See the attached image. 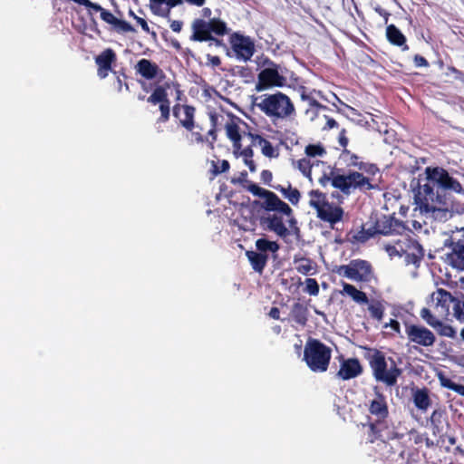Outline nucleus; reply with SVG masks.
<instances>
[{"label": "nucleus", "mask_w": 464, "mask_h": 464, "mask_svg": "<svg viewBox=\"0 0 464 464\" xmlns=\"http://www.w3.org/2000/svg\"><path fill=\"white\" fill-rule=\"evenodd\" d=\"M414 201L425 212L447 211L453 206L451 196L463 195L461 183L442 167L429 166L423 175L412 179Z\"/></svg>", "instance_id": "1"}, {"label": "nucleus", "mask_w": 464, "mask_h": 464, "mask_svg": "<svg viewBox=\"0 0 464 464\" xmlns=\"http://www.w3.org/2000/svg\"><path fill=\"white\" fill-rule=\"evenodd\" d=\"M189 40L208 43L209 46L223 48L230 57L248 62L256 52L254 40L239 32H231L227 24L218 17L208 20L196 18L191 23Z\"/></svg>", "instance_id": "2"}, {"label": "nucleus", "mask_w": 464, "mask_h": 464, "mask_svg": "<svg viewBox=\"0 0 464 464\" xmlns=\"http://www.w3.org/2000/svg\"><path fill=\"white\" fill-rule=\"evenodd\" d=\"M339 159L350 171L347 174H340V169H334L331 171L330 178L324 175L320 179L322 185H325V181L331 180L334 188L346 195L356 189L366 191L375 188L371 179L362 174V172H366L374 175L378 171L375 164L362 161L361 157L350 150H343Z\"/></svg>", "instance_id": "3"}, {"label": "nucleus", "mask_w": 464, "mask_h": 464, "mask_svg": "<svg viewBox=\"0 0 464 464\" xmlns=\"http://www.w3.org/2000/svg\"><path fill=\"white\" fill-rule=\"evenodd\" d=\"M364 358L368 361L374 379L388 387L395 386L398 378L403 372L396 361L392 357H387L385 353L379 349L364 347Z\"/></svg>", "instance_id": "4"}, {"label": "nucleus", "mask_w": 464, "mask_h": 464, "mask_svg": "<svg viewBox=\"0 0 464 464\" xmlns=\"http://www.w3.org/2000/svg\"><path fill=\"white\" fill-rule=\"evenodd\" d=\"M255 105L273 122L291 119L296 114L295 104L290 97L280 91L257 96L255 99Z\"/></svg>", "instance_id": "5"}, {"label": "nucleus", "mask_w": 464, "mask_h": 464, "mask_svg": "<svg viewBox=\"0 0 464 464\" xmlns=\"http://www.w3.org/2000/svg\"><path fill=\"white\" fill-rule=\"evenodd\" d=\"M225 130L227 139L232 142L233 153H237L245 147L253 150V147L261 146L262 140H266L246 122L236 116H232L225 123Z\"/></svg>", "instance_id": "6"}, {"label": "nucleus", "mask_w": 464, "mask_h": 464, "mask_svg": "<svg viewBox=\"0 0 464 464\" xmlns=\"http://www.w3.org/2000/svg\"><path fill=\"white\" fill-rule=\"evenodd\" d=\"M332 350L317 339L309 338L304 350V361L312 372H324L329 367Z\"/></svg>", "instance_id": "7"}, {"label": "nucleus", "mask_w": 464, "mask_h": 464, "mask_svg": "<svg viewBox=\"0 0 464 464\" xmlns=\"http://www.w3.org/2000/svg\"><path fill=\"white\" fill-rule=\"evenodd\" d=\"M309 205L316 210L317 218L330 224L331 227L342 221L344 211L343 208L338 205H334L328 202L327 196L325 193L313 189L309 192Z\"/></svg>", "instance_id": "8"}, {"label": "nucleus", "mask_w": 464, "mask_h": 464, "mask_svg": "<svg viewBox=\"0 0 464 464\" xmlns=\"http://www.w3.org/2000/svg\"><path fill=\"white\" fill-rule=\"evenodd\" d=\"M370 429L372 432V437L370 440L371 442L379 440L377 442V450L379 451L381 459L387 464H402L405 459V450L401 442L398 440H394L396 436L394 435L392 437V443L387 442L383 440L382 435L377 430V427L374 423L370 424Z\"/></svg>", "instance_id": "9"}, {"label": "nucleus", "mask_w": 464, "mask_h": 464, "mask_svg": "<svg viewBox=\"0 0 464 464\" xmlns=\"http://www.w3.org/2000/svg\"><path fill=\"white\" fill-rule=\"evenodd\" d=\"M247 190L254 196L262 198L264 201L261 207L267 212H278L285 216L292 215L291 207L283 201L276 193L273 191L265 189L255 183H250L247 186Z\"/></svg>", "instance_id": "10"}, {"label": "nucleus", "mask_w": 464, "mask_h": 464, "mask_svg": "<svg viewBox=\"0 0 464 464\" xmlns=\"http://www.w3.org/2000/svg\"><path fill=\"white\" fill-rule=\"evenodd\" d=\"M404 327L408 342L412 343L416 351H420L421 347L429 348L435 345L436 335L426 326L405 322Z\"/></svg>", "instance_id": "11"}, {"label": "nucleus", "mask_w": 464, "mask_h": 464, "mask_svg": "<svg viewBox=\"0 0 464 464\" xmlns=\"http://www.w3.org/2000/svg\"><path fill=\"white\" fill-rule=\"evenodd\" d=\"M340 276L357 282H369L372 276L371 264L366 260H353L349 265H343L336 268Z\"/></svg>", "instance_id": "12"}, {"label": "nucleus", "mask_w": 464, "mask_h": 464, "mask_svg": "<svg viewBox=\"0 0 464 464\" xmlns=\"http://www.w3.org/2000/svg\"><path fill=\"white\" fill-rule=\"evenodd\" d=\"M147 102L153 105L159 104L160 115L156 121L157 125L169 121L170 117V101L166 87L162 85L156 86L152 93L147 98Z\"/></svg>", "instance_id": "13"}, {"label": "nucleus", "mask_w": 464, "mask_h": 464, "mask_svg": "<svg viewBox=\"0 0 464 464\" xmlns=\"http://www.w3.org/2000/svg\"><path fill=\"white\" fill-rule=\"evenodd\" d=\"M401 240V254L405 257L407 264L419 266L424 257V249L421 245L414 238L406 235L400 238Z\"/></svg>", "instance_id": "14"}, {"label": "nucleus", "mask_w": 464, "mask_h": 464, "mask_svg": "<svg viewBox=\"0 0 464 464\" xmlns=\"http://www.w3.org/2000/svg\"><path fill=\"white\" fill-rule=\"evenodd\" d=\"M445 246L450 249L446 254L445 262L457 270H464V237L456 238L451 236L446 240Z\"/></svg>", "instance_id": "15"}, {"label": "nucleus", "mask_w": 464, "mask_h": 464, "mask_svg": "<svg viewBox=\"0 0 464 464\" xmlns=\"http://www.w3.org/2000/svg\"><path fill=\"white\" fill-rule=\"evenodd\" d=\"M372 226L373 229L376 230L377 235L383 236H402L407 230H409L402 221L386 215H382L380 218H377Z\"/></svg>", "instance_id": "16"}, {"label": "nucleus", "mask_w": 464, "mask_h": 464, "mask_svg": "<svg viewBox=\"0 0 464 464\" xmlns=\"http://www.w3.org/2000/svg\"><path fill=\"white\" fill-rule=\"evenodd\" d=\"M286 79L281 75L276 66L265 68L257 75V82L255 89L256 92H263L272 87H283Z\"/></svg>", "instance_id": "17"}, {"label": "nucleus", "mask_w": 464, "mask_h": 464, "mask_svg": "<svg viewBox=\"0 0 464 464\" xmlns=\"http://www.w3.org/2000/svg\"><path fill=\"white\" fill-rule=\"evenodd\" d=\"M433 308L438 316L447 318L450 314V305L454 296L443 288H438L430 295Z\"/></svg>", "instance_id": "18"}, {"label": "nucleus", "mask_w": 464, "mask_h": 464, "mask_svg": "<svg viewBox=\"0 0 464 464\" xmlns=\"http://www.w3.org/2000/svg\"><path fill=\"white\" fill-rule=\"evenodd\" d=\"M195 107L188 104L176 103L172 107L173 116L179 120V124L188 131H192L198 127L195 123Z\"/></svg>", "instance_id": "19"}, {"label": "nucleus", "mask_w": 464, "mask_h": 464, "mask_svg": "<svg viewBox=\"0 0 464 464\" xmlns=\"http://www.w3.org/2000/svg\"><path fill=\"white\" fill-rule=\"evenodd\" d=\"M283 216V214L278 212L267 214L261 218L260 224L265 229L274 232L282 238H285L290 235V231L284 223Z\"/></svg>", "instance_id": "20"}, {"label": "nucleus", "mask_w": 464, "mask_h": 464, "mask_svg": "<svg viewBox=\"0 0 464 464\" xmlns=\"http://www.w3.org/2000/svg\"><path fill=\"white\" fill-rule=\"evenodd\" d=\"M117 56L111 48L103 50L95 57L97 65V75L100 79H105L112 71V64L116 62Z\"/></svg>", "instance_id": "21"}, {"label": "nucleus", "mask_w": 464, "mask_h": 464, "mask_svg": "<svg viewBox=\"0 0 464 464\" xmlns=\"http://www.w3.org/2000/svg\"><path fill=\"white\" fill-rule=\"evenodd\" d=\"M362 366L357 358L343 359L342 357L337 377L346 381L353 379L362 373Z\"/></svg>", "instance_id": "22"}, {"label": "nucleus", "mask_w": 464, "mask_h": 464, "mask_svg": "<svg viewBox=\"0 0 464 464\" xmlns=\"http://www.w3.org/2000/svg\"><path fill=\"white\" fill-rule=\"evenodd\" d=\"M135 69L136 72L146 80H153L155 78L161 80L165 77L163 71L157 63L145 58L138 61Z\"/></svg>", "instance_id": "23"}, {"label": "nucleus", "mask_w": 464, "mask_h": 464, "mask_svg": "<svg viewBox=\"0 0 464 464\" xmlns=\"http://www.w3.org/2000/svg\"><path fill=\"white\" fill-rule=\"evenodd\" d=\"M368 411L379 421L385 420L389 415L386 398L377 387H375V397L370 401Z\"/></svg>", "instance_id": "24"}, {"label": "nucleus", "mask_w": 464, "mask_h": 464, "mask_svg": "<svg viewBox=\"0 0 464 464\" xmlns=\"http://www.w3.org/2000/svg\"><path fill=\"white\" fill-rule=\"evenodd\" d=\"M76 4L85 6L90 16H92L94 13L99 12L101 19L105 23L113 25L116 22L117 17L97 3H92L91 0H78Z\"/></svg>", "instance_id": "25"}, {"label": "nucleus", "mask_w": 464, "mask_h": 464, "mask_svg": "<svg viewBox=\"0 0 464 464\" xmlns=\"http://www.w3.org/2000/svg\"><path fill=\"white\" fill-rule=\"evenodd\" d=\"M386 38L391 44L401 47L402 51L409 50L405 35L396 25L389 24L386 27Z\"/></svg>", "instance_id": "26"}, {"label": "nucleus", "mask_w": 464, "mask_h": 464, "mask_svg": "<svg viewBox=\"0 0 464 464\" xmlns=\"http://www.w3.org/2000/svg\"><path fill=\"white\" fill-rule=\"evenodd\" d=\"M246 256H247L252 268L257 272L262 273L267 264L268 261V255L258 253L256 251H246Z\"/></svg>", "instance_id": "27"}, {"label": "nucleus", "mask_w": 464, "mask_h": 464, "mask_svg": "<svg viewBox=\"0 0 464 464\" xmlns=\"http://www.w3.org/2000/svg\"><path fill=\"white\" fill-rule=\"evenodd\" d=\"M276 190L279 191L283 197L287 199L292 205L297 206L301 199V193L296 188H293L291 183L287 187L283 185L272 186Z\"/></svg>", "instance_id": "28"}, {"label": "nucleus", "mask_w": 464, "mask_h": 464, "mask_svg": "<svg viewBox=\"0 0 464 464\" xmlns=\"http://www.w3.org/2000/svg\"><path fill=\"white\" fill-rule=\"evenodd\" d=\"M294 264L295 265L296 271L302 275L307 276L314 275L315 273L316 265L308 257H298L295 256L294 258Z\"/></svg>", "instance_id": "29"}, {"label": "nucleus", "mask_w": 464, "mask_h": 464, "mask_svg": "<svg viewBox=\"0 0 464 464\" xmlns=\"http://www.w3.org/2000/svg\"><path fill=\"white\" fill-rule=\"evenodd\" d=\"M341 294L348 295L353 298L354 302L360 304L369 303L368 296L364 292L358 290L354 285L345 282H343V291L341 292Z\"/></svg>", "instance_id": "30"}, {"label": "nucleus", "mask_w": 464, "mask_h": 464, "mask_svg": "<svg viewBox=\"0 0 464 464\" xmlns=\"http://www.w3.org/2000/svg\"><path fill=\"white\" fill-rule=\"evenodd\" d=\"M291 315L293 320L299 325H306L308 321V309L303 304L298 302L295 303L292 307Z\"/></svg>", "instance_id": "31"}, {"label": "nucleus", "mask_w": 464, "mask_h": 464, "mask_svg": "<svg viewBox=\"0 0 464 464\" xmlns=\"http://www.w3.org/2000/svg\"><path fill=\"white\" fill-rule=\"evenodd\" d=\"M413 402L419 410L427 411L431 404L428 390L426 388L416 390L413 393Z\"/></svg>", "instance_id": "32"}, {"label": "nucleus", "mask_w": 464, "mask_h": 464, "mask_svg": "<svg viewBox=\"0 0 464 464\" xmlns=\"http://www.w3.org/2000/svg\"><path fill=\"white\" fill-rule=\"evenodd\" d=\"M256 247L258 253L266 254V252L276 253L279 250L280 246L277 242L270 241L266 238H258L256 241Z\"/></svg>", "instance_id": "33"}, {"label": "nucleus", "mask_w": 464, "mask_h": 464, "mask_svg": "<svg viewBox=\"0 0 464 464\" xmlns=\"http://www.w3.org/2000/svg\"><path fill=\"white\" fill-rule=\"evenodd\" d=\"M237 157H242L244 163L248 167L251 172H255L256 169L255 161L253 160L254 151L249 147H245L239 150L237 153H234Z\"/></svg>", "instance_id": "34"}, {"label": "nucleus", "mask_w": 464, "mask_h": 464, "mask_svg": "<svg viewBox=\"0 0 464 464\" xmlns=\"http://www.w3.org/2000/svg\"><path fill=\"white\" fill-rule=\"evenodd\" d=\"M433 329H435L436 332L440 336H445L452 339L457 337L456 330L451 325L443 323L441 319L439 320L438 324H436Z\"/></svg>", "instance_id": "35"}, {"label": "nucleus", "mask_w": 464, "mask_h": 464, "mask_svg": "<svg viewBox=\"0 0 464 464\" xmlns=\"http://www.w3.org/2000/svg\"><path fill=\"white\" fill-rule=\"evenodd\" d=\"M368 310L373 319L381 321L383 318L385 308L381 301H372L369 304Z\"/></svg>", "instance_id": "36"}, {"label": "nucleus", "mask_w": 464, "mask_h": 464, "mask_svg": "<svg viewBox=\"0 0 464 464\" xmlns=\"http://www.w3.org/2000/svg\"><path fill=\"white\" fill-rule=\"evenodd\" d=\"M376 235L377 233L376 230L373 229V226H371L368 228L362 227L361 230H359L356 235L353 236V238L357 242L364 243Z\"/></svg>", "instance_id": "37"}, {"label": "nucleus", "mask_w": 464, "mask_h": 464, "mask_svg": "<svg viewBox=\"0 0 464 464\" xmlns=\"http://www.w3.org/2000/svg\"><path fill=\"white\" fill-rule=\"evenodd\" d=\"M420 316L421 317V319L423 321L426 322V324L428 325H430L432 328L436 325V324H438L439 320L441 318V317L438 316V314L435 315L430 311V309H429L427 307H423V308L420 309Z\"/></svg>", "instance_id": "38"}, {"label": "nucleus", "mask_w": 464, "mask_h": 464, "mask_svg": "<svg viewBox=\"0 0 464 464\" xmlns=\"http://www.w3.org/2000/svg\"><path fill=\"white\" fill-rule=\"evenodd\" d=\"M304 152L308 158L322 157L326 154L325 149L320 143L307 145Z\"/></svg>", "instance_id": "39"}, {"label": "nucleus", "mask_w": 464, "mask_h": 464, "mask_svg": "<svg viewBox=\"0 0 464 464\" xmlns=\"http://www.w3.org/2000/svg\"><path fill=\"white\" fill-rule=\"evenodd\" d=\"M229 168L230 164L227 160L211 161V172L214 176L228 171Z\"/></svg>", "instance_id": "40"}, {"label": "nucleus", "mask_w": 464, "mask_h": 464, "mask_svg": "<svg viewBox=\"0 0 464 464\" xmlns=\"http://www.w3.org/2000/svg\"><path fill=\"white\" fill-rule=\"evenodd\" d=\"M300 96L303 101H307L309 103V106L313 109H316V110L326 109V106L321 104L317 100H315L314 98H313L309 94H307L304 87L301 88Z\"/></svg>", "instance_id": "41"}, {"label": "nucleus", "mask_w": 464, "mask_h": 464, "mask_svg": "<svg viewBox=\"0 0 464 464\" xmlns=\"http://www.w3.org/2000/svg\"><path fill=\"white\" fill-rule=\"evenodd\" d=\"M297 169L305 176L310 177L312 172L313 164L311 160L307 158H303L297 160L296 162Z\"/></svg>", "instance_id": "42"}, {"label": "nucleus", "mask_w": 464, "mask_h": 464, "mask_svg": "<svg viewBox=\"0 0 464 464\" xmlns=\"http://www.w3.org/2000/svg\"><path fill=\"white\" fill-rule=\"evenodd\" d=\"M261 151L262 154L267 158H276L278 156L275 147L273 144L266 139V140H262Z\"/></svg>", "instance_id": "43"}, {"label": "nucleus", "mask_w": 464, "mask_h": 464, "mask_svg": "<svg viewBox=\"0 0 464 464\" xmlns=\"http://www.w3.org/2000/svg\"><path fill=\"white\" fill-rule=\"evenodd\" d=\"M210 121H211V129L208 131V136L211 137V140L208 141H207L211 148L214 147V143L216 142L217 140V130H216V127H217V121H218V117L216 115V113H211L210 114Z\"/></svg>", "instance_id": "44"}, {"label": "nucleus", "mask_w": 464, "mask_h": 464, "mask_svg": "<svg viewBox=\"0 0 464 464\" xmlns=\"http://www.w3.org/2000/svg\"><path fill=\"white\" fill-rule=\"evenodd\" d=\"M183 3V0H168L166 7L164 8V11H155L156 14L161 15L163 17H169L170 14L171 8L179 5Z\"/></svg>", "instance_id": "45"}, {"label": "nucleus", "mask_w": 464, "mask_h": 464, "mask_svg": "<svg viewBox=\"0 0 464 464\" xmlns=\"http://www.w3.org/2000/svg\"><path fill=\"white\" fill-rule=\"evenodd\" d=\"M305 291L311 295H317L319 293V285L314 278L305 280Z\"/></svg>", "instance_id": "46"}, {"label": "nucleus", "mask_w": 464, "mask_h": 464, "mask_svg": "<svg viewBox=\"0 0 464 464\" xmlns=\"http://www.w3.org/2000/svg\"><path fill=\"white\" fill-rule=\"evenodd\" d=\"M197 126L198 127H196L192 131H189L191 133L192 140L197 143H204L205 141H208V137H205L202 134L203 129L198 125Z\"/></svg>", "instance_id": "47"}, {"label": "nucleus", "mask_w": 464, "mask_h": 464, "mask_svg": "<svg viewBox=\"0 0 464 464\" xmlns=\"http://www.w3.org/2000/svg\"><path fill=\"white\" fill-rule=\"evenodd\" d=\"M117 31L128 33L134 32V28L126 21L116 19V22L112 25Z\"/></svg>", "instance_id": "48"}, {"label": "nucleus", "mask_w": 464, "mask_h": 464, "mask_svg": "<svg viewBox=\"0 0 464 464\" xmlns=\"http://www.w3.org/2000/svg\"><path fill=\"white\" fill-rule=\"evenodd\" d=\"M400 248H401L400 238L395 241L394 245H386L385 246V250L388 252V254L390 256H398L401 257L402 255L401 254Z\"/></svg>", "instance_id": "49"}, {"label": "nucleus", "mask_w": 464, "mask_h": 464, "mask_svg": "<svg viewBox=\"0 0 464 464\" xmlns=\"http://www.w3.org/2000/svg\"><path fill=\"white\" fill-rule=\"evenodd\" d=\"M439 380L442 387L454 391L457 382H453L451 379L446 377L441 373L439 375Z\"/></svg>", "instance_id": "50"}, {"label": "nucleus", "mask_w": 464, "mask_h": 464, "mask_svg": "<svg viewBox=\"0 0 464 464\" xmlns=\"http://www.w3.org/2000/svg\"><path fill=\"white\" fill-rule=\"evenodd\" d=\"M413 62L416 67H429L430 63L428 60L420 54H415Z\"/></svg>", "instance_id": "51"}, {"label": "nucleus", "mask_w": 464, "mask_h": 464, "mask_svg": "<svg viewBox=\"0 0 464 464\" xmlns=\"http://www.w3.org/2000/svg\"><path fill=\"white\" fill-rule=\"evenodd\" d=\"M260 178L264 184L270 186L273 179V174L269 169H264L260 174Z\"/></svg>", "instance_id": "52"}, {"label": "nucleus", "mask_w": 464, "mask_h": 464, "mask_svg": "<svg viewBox=\"0 0 464 464\" xmlns=\"http://www.w3.org/2000/svg\"><path fill=\"white\" fill-rule=\"evenodd\" d=\"M338 141L339 144L343 148V150H348L346 147L348 145L349 140L346 136L345 129H342L341 131L339 132Z\"/></svg>", "instance_id": "53"}, {"label": "nucleus", "mask_w": 464, "mask_h": 464, "mask_svg": "<svg viewBox=\"0 0 464 464\" xmlns=\"http://www.w3.org/2000/svg\"><path fill=\"white\" fill-rule=\"evenodd\" d=\"M150 7L155 14V11H164V8H161L162 5H167L168 0H150Z\"/></svg>", "instance_id": "54"}, {"label": "nucleus", "mask_w": 464, "mask_h": 464, "mask_svg": "<svg viewBox=\"0 0 464 464\" xmlns=\"http://www.w3.org/2000/svg\"><path fill=\"white\" fill-rule=\"evenodd\" d=\"M207 61L213 67H218L221 64V59L217 55L207 54Z\"/></svg>", "instance_id": "55"}, {"label": "nucleus", "mask_w": 464, "mask_h": 464, "mask_svg": "<svg viewBox=\"0 0 464 464\" xmlns=\"http://www.w3.org/2000/svg\"><path fill=\"white\" fill-rule=\"evenodd\" d=\"M134 19L136 20L137 24L140 25L141 29L144 32H146V33L150 32L149 24H148L147 21L144 18H141L140 16L134 15Z\"/></svg>", "instance_id": "56"}, {"label": "nucleus", "mask_w": 464, "mask_h": 464, "mask_svg": "<svg viewBox=\"0 0 464 464\" xmlns=\"http://www.w3.org/2000/svg\"><path fill=\"white\" fill-rule=\"evenodd\" d=\"M237 73L242 77H249L252 75V71L247 66H239L237 67Z\"/></svg>", "instance_id": "57"}, {"label": "nucleus", "mask_w": 464, "mask_h": 464, "mask_svg": "<svg viewBox=\"0 0 464 464\" xmlns=\"http://www.w3.org/2000/svg\"><path fill=\"white\" fill-rule=\"evenodd\" d=\"M183 26V22L179 20H172L170 23V28L175 33H180Z\"/></svg>", "instance_id": "58"}, {"label": "nucleus", "mask_w": 464, "mask_h": 464, "mask_svg": "<svg viewBox=\"0 0 464 464\" xmlns=\"http://www.w3.org/2000/svg\"><path fill=\"white\" fill-rule=\"evenodd\" d=\"M390 326L395 333H401V325L400 323L395 319H391L390 323L385 324V327Z\"/></svg>", "instance_id": "59"}, {"label": "nucleus", "mask_w": 464, "mask_h": 464, "mask_svg": "<svg viewBox=\"0 0 464 464\" xmlns=\"http://www.w3.org/2000/svg\"><path fill=\"white\" fill-rule=\"evenodd\" d=\"M375 11H376V13H378L382 17H383V18H384V20H385V22L387 23V21H388V19H389V17H390L391 14H390L387 10L383 9V8H382V7H381V6H377V7H375Z\"/></svg>", "instance_id": "60"}, {"label": "nucleus", "mask_w": 464, "mask_h": 464, "mask_svg": "<svg viewBox=\"0 0 464 464\" xmlns=\"http://www.w3.org/2000/svg\"><path fill=\"white\" fill-rule=\"evenodd\" d=\"M268 315L275 320H279L280 319L279 308H277L276 306L272 307L268 313Z\"/></svg>", "instance_id": "61"}, {"label": "nucleus", "mask_w": 464, "mask_h": 464, "mask_svg": "<svg viewBox=\"0 0 464 464\" xmlns=\"http://www.w3.org/2000/svg\"><path fill=\"white\" fill-rule=\"evenodd\" d=\"M448 70H449L451 73H453L457 79H461L462 77H464V72H461L460 70L457 69V68H456V67H454V66H450V67L448 68Z\"/></svg>", "instance_id": "62"}, {"label": "nucleus", "mask_w": 464, "mask_h": 464, "mask_svg": "<svg viewBox=\"0 0 464 464\" xmlns=\"http://www.w3.org/2000/svg\"><path fill=\"white\" fill-rule=\"evenodd\" d=\"M326 118H327V121H326L325 128L333 129V128L338 127V122L334 119L329 118V117H326Z\"/></svg>", "instance_id": "63"}, {"label": "nucleus", "mask_w": 464, "mask_h": 464, "mask_svg": "<svg viewBox=\"0 0 464 464\" xmlns=\"http://www.w3.org/2000/svg\"><path fill=\"white\" fill-rule=\"evenodd\" d=\"M453 392H457L459 395L464 396V385L456 383V386H455Z\"/></svg>", "instance_id": "64"}]
</instances>
